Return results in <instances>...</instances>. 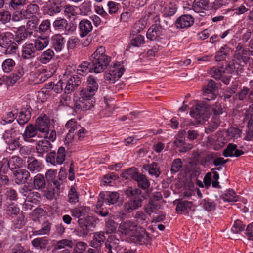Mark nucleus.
Segmentation results:
<instances>
[{"mask_svg":"<svg viewBox=\"0 0 253 253\" xmlns=\"http://www.w3.org/2000/svg\"><path fill=\"white\" fill-rule=\"evenodd\" d=\"M125 195L130 199L124 203L122 210L126 213H129L133 210L137 209L142 205V202L145 197L141 193V190L139 188L129 187L125 191Z\"/></svg>","mask_w":253,"mask_h":253,"instance_id":"nucleus-1","label":"nucleus"},{"mask_svg":"<svg viewBox=\"0 0 253 253\" xmlns=\"http://www.w3.org/2000/svg\"><path fill=\"white\" fill-rule=\"evenodd\" d=\"M104 47L100 46L91 55L92 70L95 73L103 72L111 61V57L106 54Z\"/></svg>","mask_w":253,"mask_h":253,"instance_id":"nucleus-2","label":"nucleus"},{"mask_svg":"<svg viewBox=\"0 0 253 253\" xmlns=\"http://www.w3.org/2000/svg\"><path fill=\"white\" fill-rule=\"evenodd\" d=\"M152 12H150L151 15L154 16V20L159 21V15L162 14L163 17H171L175 14L177 10L176 4L174 2L167 1L165 2L160 1L151 8Z\"/></svg>","mask_w":253,"mask_h":253,"instance_id":"nucleus-3","label":"nucleus"},{"mask_svg":"<svg viewBox=\"0 0 253 253\" xmlns=\"http://www.w3.org/2000/svg\"><path fill=\"white\" fill-rule=\"evenodd\" d=\"M155 22L148 29L146 37L150 41L162 44H166L169 39L168 31L160 23V21Z\"/></svg>","mask_w":253,"mask_h":253,"instance_id":"nucleus-4","label":"nucleus"},{"mask_svg":"<svg viewBox=\"0 0 253 253\" xmlns=\"http://www.w3.org/2000/svg\"><path fill=\"white\" fill-rule=\"evenodd\" d=\"M250 50L245 48L243 44L239 43L236 46V51L229 65L233 66L234 69H237L240 72L243 70L244 67L249 61Z\"/></svg>","mask_w":253,"mask_h":253,"instance_id":"nucleus-5","label":"nucleus"},{"mask_svg":"<svg viewBox=\"0 0 253 253\" xmlns=\"http://www.w3.org/2000/svg\"><path fill=\"white\" fill-rule=\"evenodd\" d=\"M233 66L229 65V62L226 64L225 67L220 66L219 67H214L210 70V74L213 78L216 80H220L222 76L225 74H232L234 72L238 74L241 73L237 69H234Z\"/></svg>","mask_w":253,"mask_h":253,"instance_id":"nucleus-6","label":"nucleus"},{"mask_svg":"<svg viewBox=\"0 0 253 253\" xmlns=\"http://www.w3.org/2000/svg\"><path fill=\"white\" fill-rule=\"evenodd\" d=\"M215 169L219 170L220 169L219 168H213L211 169L212 173L208 172L204 176L203 182L207 188H209L211 184L212 187L214 188H221V186L218 182L219 174L217 171H214Z\"/></svg>","mask_w":253,"mask_h":253,"instance_id":"nucleus-7","label":"nucleus"},{"mask_svg":"<svg viewBox=\"0 0 253 253\" xmlns=\"http://www.w3.org/2000/svg\"><path fill=\"white\" fill-rule=\"evenodd\" d=\"M124 72V67L115 65L110 68L107 71L105 72L104 78L109 83L113 84L121 78Z\"/></svg>","mask_w":253,"mask_h":253,"instance_id":"nucleus-8","label":"nucleus"},{"mask_svg":"<svg viewBox=\"0 0 253 253\" xmlns=\"http://www.w3.org/2000/svg\"><path fill=\"white\" fill-rule=\"evenodd\" d=\"M217 90L215 82L210 80L207 86L203 89V98L205 100H212L216 97Z\"/></svg>","mask_w":253,"mask_h":253,"instance_id":"nucleus-9","label":"nucleus"},{"mask_svg":"<svg viewBox=\"0 0 253 253\" xmlns=\"http://www.w3.org/2000/svg\"><path fill=\"white\" fill-rule=\"evenodd\" d=\"M15 182L17 185L27 183L31 180L29 172L25 169H17L13 171Z\"/></svg>","mask_w":253,"mask_h":253,"instance_id":"nucleus-10","label":"nucleus"},{"mask_svg":"<svg viewBox=\"0 0 253 253\" xmlns=\"http://www.w3.org/2000/svg\"><path fill=\"white\" fill-rule=\"evenodd\" d=\"M135 231L133 234H131V236L136 243L142 245L150 241L149 234L144 228L137 227Z\"/></svg>","mask_w":253,"mask_h":253,"instance_id":"nucleus-11","label":"nucleus"},{"mask_svg":"<svg viewBox=\"0 0 253 253\" xmlns=\"http://www.w3.org/2000/svg\"><path fill=\"white\" fill-rule=\"evenodd\" d=\"M46 161L52 165H61L63 163V147H60L57 152H51L46 155Z\"/></svg>","mask_w":253,"mask_h":253,"instance_id":"nucleus-12","label":"nucleus"},{"mask_svg":"<svg viewBox=\"0 0 253 253\" xmlns=\"http://www.w3.org/2000/svg\"><path fill=\"white\" fill-rule=\"evenodd\" d=\"M96 221V218L93 216H87L84 219H79V224L81 228H83L84 234H87L91 228L95 227Z\"/></svg>","mask_w":253,"mask_h":253,"instance_id":"nucleus-13","label":"nucleus"},{"mask_svg":"<svg viewBox=\"0 0 253 253\" xmlns=\"http://www.w3.org/2000/svg\"><path fill=\"white\" fill-rule=\"evenodd\" d=\"M209 0H194L189 9L197 13L205 14V11L209 9Z\"/></svg>","mask_w":253,"mask_h":253,"instance_id":"nucleus-14","label":"nucleus"},{"mask_svg":"<svg viewBox=\"0 0 253 253\" xmlns=\"http://www.w3.org/2000/svg\"><path fill=\"white\" fill-rule=\"evenodd\" d=\"M194 18L190 14L180 16L175 21V24L177 28L184 29L191 27L194 23Z\"/></svg>","mask_w":253,"mask_h":253,"instance_id":"nucleus-15","label":"nucleus"},{"mask_svg":"<svg viewBox=\"0 0 253 253\" xmlns=\"http://www.w3.org/2000/svg\"><path fill=\"white\" fill-rule=\"evenodd\" d=\"M66 128L69 129L68 133L64 138V144H69L73 140L74 132L78 128V123L74 119H71L65 124Z\"/></svg>","mask_w":253,"mask_h":253,"instance_id":"nucleus-16","label":"nucleus"},{"mask_svg":"<svg viewBox=\"0 0 253 253\" xmlns=\"http://www.w3.org/2000/svg\"><path fill=\"white\" fill-rule=\"evenodd\" d=\"M15 133V131L12 130L9 132H6L4 135L5 142L8 145L9 149L11 151L15 150L21 146L18 141L19 138L14 136Z\"/></svg>","mask_w":253,"mask_h":253,"instance_id":"nucleus-17","label":"nucleus"},{"mask_svg":"<svg viewBox=\"0 0 253 253\" xmlns=\"http://www.w3.org/2000/svg\"><path fill=\"white\" fill-rule=\"evenodd\" d=\"M9 172L8 167L6 164V160L0 161V181L3 186H8L11 183L7 173Z\"/></svg>","mask_w":253,"mask_h":253,"instance_id":"nucleus-18","label":"nucleus"},{"mask_svg":"<svg viewBox=\"0 0 253 253\" xmlns=\"http://www.w3.org/2000/svg\"><path fill=\"white\" fill-rule=\"evenodd\" d=\"M244 152L237 148V145L229 143L223 152V155L225 157H238L243 155Z\"/></svg>","mask_w":253,"mask_h":253,"instance_id":"nucleus-19","label":"nucleus"},{"mask_svg":"<svg viewBox=\"0 0 253 253\" xmlns=\"http://www.w3.org/2000/svg\"><path fill=\"white\" fill-rule=\"evenodd\" d=\"M137 226L136 224L131 220H126L120 223L119 227V230L125 235L133 234Z\"/></svg>","mask_w":253,"mask_h":253,"instance_id":"nucleus-20","label":"nucleus"},{"mask_svg":"<svg viewBox=\"0 0 253 253\" xmlns=\"http://www.w3.org/2000/svg\"><path fill=\"white\" fill-rule=\"evenodd\" d=\"M50 121L46 115L39 116L36 120L35 126L40 132H46L49 128Z\"/></svg>","mask_w":253,"mask_h":253,"instance_id":"nucleus-21","label":"nucleus"},{"mask_svg":"<svg viewBox=\"0 0 253 253\" xmlns=\"http://www.w3.org/2000/svg\"><path fill=\"white\" fill-rule=\"evenodd\" d=\"M81 81L78 75H73L68 80L66 85L64 88V93L69 94L73 92L75 88L80 84Z\"/></svg>","mask_w":253,"mask_h":253,"instance_id":"nucleus-22","label":"nucleus"},{"mask_svg":"<svg viewBox=\"0 0 253 253\" xmlns=\"http://www.w3.org/2000/svg\"><path fill=\"white\" fill-rule=\"evenodd\" d=\"M119 196L117 192L106 191L100 193V197L103 198L105 203L109 205L115 204L118 201Z\"/></svg>","mask_w":253,"mask_h":253,"instance_id":"nucleus-23","label":"nucleus"},{"mask_svg":"<svg viewBox=\"0 0 253 253\" xmlns=\"http://www.w3.org/2000/svg\"><path fill=\"white\" fill-rule=\"evenodd\" d=\"M27 168L32 172H38L42 168L41 162L32 156H29L27 160Z\"/></svg>","mask_w":253,"mask_h":253,"instance_id":"nucleus-24","label":"nucleus"},{"mask_svg":"<svg viewBox=\"0 0 253 253\" xmlns=\"http://www.w3.org/2000/svg\"><path fill=\"white\" fill-rule=\"evenodd\" d=\"M51 148L52 144L46 139L40 140L36 143V149L40 156H42L44 153H47Z\"/></svg>","mask_w":253,"mask_h":253,"instance_id":"nucleus-25","label":"nucleus"},{"mask_svg":"<svg viewBox=\"0 0 253 253\" xmlns=\"http://www.w3.org/2000/svg\"><path fill=\"white\" fill-rule=\"evenodd\" d=\"M79 28L80 36L83 38L86 36L92 31L93 26L91 21L89 20L84 19L80 22Z\"/></svg>","mask_w":253,"mask_h":253,"instance_id":"nucleus-26","label":"nucleus"},{"mask_svg":"<svg viewBox=\"0 0 253 253\" xmlns=\"http://www.w3.org/2000/svg\"><path fill=\"white\" fill-rule=\"evenodd\" d=\"M38 129L35 126L29 124L26 127L25 131L23 134V137L25 141L31 142L36 141L33 139L36 137Z\"/></svg>","mask_w":253,"mask_h":253,"instance_id":"nucleus-27","label":"nucleus"},{"mask_svg":"<svg viewBox=\"0 0 253 253\" xmlns=\"http://www.w3.org/2000/svg\"><path fill=\"white\" fill-rule=\"evenodd\" d=\"M31 107L28 105H26L25 107L21 109L17 120V122L19 125H23L28 122L31 116Z\"/></svg>","mask_w":253,"mask_h":253,"instance_id":"nucleus-28","label":"nucleus"},{"mask_svg":"<svg viewBox=\"0 0 253 253\" xmlns=\"http://www.w3.org/2000/svg\"><path fill=\"white\" fill-rule=\"evenodd\" d=\"M193 203L191 201L178 200L176 204V211L177 213H188L191 210Z\"/></svg>","mask_w":253,"mask_h":253,"instance_id":"nucleus-29","label":"nucleus"},{"mask_svg":"<svg viewBox=\"0 0 253 253\" xmlns=\"http://www.w3.org/2000/svg\"><path fill=\"white\" fill-rule=\"evenodd\" d=\"M207 112L206 107L202 104H196L190 111V116L196 119L202 117Z\"/></svg>","mask_w":253,"mask_h":253,"instance_id":"nucleus-30","label":"nucleus"},{"mask_svg":"<svg viewBox=\"0 0 253 253\" xmlns=\"http://www.w3.org/2000/svg\"><path fill=\"white\" fill-rule=\"evenodd\" d=\"M49 43V38L47 36H38L35 40L34 48L36 51L42 50Z\"/></svg>","mask_w":253,"mask_h":253,"instance_id":"nucleus-31","label":"nucleus"},{"mask_svg":"<svg viewBox=\"0 0 253 253\" xmlns=\"http://www.w3.org/2000/svg\"><path fill=\"white\" fill-rule=\"evenodd\" d=\"M231 49L229 46L223 45L215 53V59L217 61H223L231 54Z\"/></svg>","mask_w":253,"mask_h":253,"instance_id":"nucleus-32","label":"nucleus"},{"mask_svg":"<svg viewBox=\"0 0 253 253\" xmlns=\"http://www.w3.org/2000/svg\"><path fill=\"white\" fill-rule=\"evenodd\" d=\"M143 169L148 171L149 175L158 177L161 174L158 163L153 162L150 164H145L143 166Z\"/></svg>","mask_w":253,"mask_h":253,"instance_id":"nucleus-33","label":"nucleus"},{"mask_svg":"<svg viewBox=\"0 0 253 253\" xmlns=\"http://www.w3.org/2000/svg\"><path fill=\"white\" fill-rule=\"evenodd\" d=\"M221 198L225 202H235L238 201L239 196L234 190L229 189L224 192Z\"/></svg>","mask_w":253,"mask_h":253,"instance_id":"nucleus-34","label":"nucleus"},{"mask_svg":"<svg viewBox=\"0 0 253 253\" xmlns=\"http://www.w3.org/2000/svg\"><path fill=\"white\" fill-rule=\"evenodd\" d=\"M26 18L37 16L39 14V7L37 4L31 3L27 5L26 9L23 10Z\"/></svg>","mask_w":253,"mask_h":253,"instance_id":"nucleus-35","label":"nucleus"},{"mask_svg":"<svg viewBox=\"0 0 253 253\" xmlns=\"http://www.w3.org/2000/svg\"><path fill=\"white\" fill-rule=\"evenodd\" d=\"M28 34L24 26H20L17 29L15 38V43L20 44L27 39Z\"/></svg>","mask_w":253,"mask_h":253,"instance_id":"nucleus-36","label":"nucleus"},{"mask_svg":"<svg viewBox=\"0 0 253 253\" xmlns=\"http://www.w3.org/2000/svg\"><path fill=\"white\" fill-rule=\"evenodd\" d=\"M63 167H61L59 174L55 177L53 181V184L56 189V193L59 195L63 189Z\"/></svg>","mask_w":253,"mask_h":253,"instance_id":"nucleus-37","label":"nucleus"},{"mask_svg":"<svg viewBox=\"0 0 253 253\" xmlns=\"http://www.w3.org/2000/svg\"><path fill=\"white\" fill-rule=\"evenodd\" d=\"M105 239V237L103 232L95 233L90 242V246L94 248H98L104 243Z\"/></svg>","mask_w":253,"mask_h":253,"instance_id":"nucleus-38","label":"nucleus"},{"mask_svg":"<svg viewBox=\"0 0 253 253\" xmlns=\"http://www.w3.org/2000/svg\"><path fill=\"white\" fill-rule=\"evenodd\" d=\"M35 49L31 43L28 44L23 47L22 57L25 59H28L35 56Z\"/></svg>","mask_w":253,"mask_h":253,"instance_id":"nucleus-39","label":"nucleus"},{"mask_svg":"<svg viewBox=\"0 0 253 253\" xmlns=\"http://www.w3.org/2000/svg\"><path fill=\"white\" fill-rule=\"evenodd\" d=\"M135 181L137 182L138 186L144 190L148 189L150 186V183L146 176L139 172L136 177Z\"/></svg>","mask_w":253,"mask_h":253,"instance_id":"nucleus-40","label":"nucleus"},{"mask_svg":"<svg viewBox=\"0 0 253 253\" xmlns=\"http://www.w3.org/2000/svg\"><path fill=\"white\" fill-rule=\"evenodd\" d=\"M97 78L93 75H90L87 79L86 88L90 90L91 92L96 93L98 89V84L97 82Z\"/></svg>","mask_w":253,"mask_h":253,"instance_id":"nucleus-41","label":"nucleus"},{"mask_svg":"<svg viewBox=\"0 0 253 253\" xmlns=\"http://www.w3.org/2000/svg\"><path fill=\"white\" fill-rule=\"evenodd\" d=\"M76 20H70L64 18V35H70L74 33L77 28Z\"/></svg>","mask_w":253,"mask_h":253,"instance_id":"nucleus-42","label":"nucleus"},{"mask_svg":"<svg viewBox=\"0 0 253 253\" xmlns=\"http://www.w3.org/2000/svg\"><path fill=\"white\" fill-rule=\"evenodd\" d=\"M131 38L130 43L127 48H130L131 46L140 47L145 43L144 37L140 34L134 35L133 34Z\"/></svg>","mask_w":253,"mask_h":253,"instance_id":"nucleus-43","label":"nucleus"},{"mask_svg":"<svg viewBox=\"0 0 253 253\" xmlns=\"http://www.w3.org/2000/svg\"><path fill=\"white\" fill-rule=\"evenodd\" d=\"M139 172L135 167H131L126 169L121 174V176L126 180L133 179L135 180Z\"/></svg>","mask_w":253,"mask_h":253,"instance_id":"nucleus-44","label":"nucleus"},{"mask_svg":"<svg viewBox=\"0 0 253 253\" xmlns=\"http://www.w3.org/2000/svg\"><path fill=\"white\" fill-rule=\"evenodd\" d=\"M53 46L56 51H61L63 45V37L61 34H55L52 37Z\"/></svg>","mask_w":253,"mask_h":253,"instance_id":"nucleus-45","label":"nucleus"},{"mask_svg":"<svg viewBox=\"0 0 253 253\" xmlns=\"http://www.w3.org/2000/svg\"><path fill=\"white\" fill-rule=\"evenodd\" d=\"M33 184L36 189L43 190L45 187V181L44 176L38 174L33 178Z\"/></svg>","mask_w":253,"mask_h":253,"instance_id":"nucleus-46","label":"nucleus"},{"mask_svg":"<svg viewBox=\"0 0 253 253\" xmlns=\"http://www.w3.org/2000/svg\"><path fill=\"white\" fill-rule=\"evenodd\" d=\"M13 42L12 35L10 33L5 32L0 34V46L2 48H5Z\"/></svg>","mask_w":253,"mask_h":253,"instance_id":"nucleus-47","label":"nucleus"},{"mask_svg":"<svg viewBox=\"0 0 253 253\" xmlns=\"http://www.w3.org/2000/svg\"><path fill=\"white\" fill-rule=\"evenodd\" d=\"M90 63L87 61L83 62L80 64L77 70V73L80 76H85L89 72H94L92 66L89 67Z\"/></svg>","mask_w":253,"mask_h":253,"instance_id":"nucleus-48","label":"nucleus"},{"mask_svg":"<svg viewBox=\"0 0 253 253\" xmlns=\"http://www.w3.org/2000/svg\"><path fill=\"white\" fill-rule=\"evenodd\" d=\"M217 157V154L214 152H209L201 158L200 164L204 167H208L211 165L215 157Z\"/></svg>","mask_w":253,"mask_h":253,"instance_id":"nucleus-49","label":"nucleus"},{"mask_svg":"<svg viewBox=\"0 0 253 253\" xmlns=\"http://www.w3.org/2000/svg\"><path fill=\"white\" fill-rule=\"evenodd\" d=\"M6 164L8 167L9 169H16L18 168L21 167L22 164V160L18 156H13L11 159L7 161L6 160Z\"/></svg>","mask_w":253,"mask_h":253,"instance_id":"nucleus-50","label":"nucleus"},{"mask_svg":"<svg viewBox=\"0 0 253 253\" xmlns=\"http://www.w3.org/2000/svg\"><path fill=\"white\" fill-rule=\"evenodd\" d=\"M75 9H77V8L70 5L65 6L64 9V17H66V19L70 20L76 19L77 13Z\"/></svg>","mask_w":253,"mask_h":253,"instance_id":"nucleus-51","label":"nucleus"},{"mask_svg":"<svg viewBox=\"0 0 253 253\" xmlns=\"http://www.w3.org/2000/svg\"><path fill=\"white\" fill-rule=\"evenodd\" d=\"M16 65L15 61L11 58L4 60L2 63V69L5 73H9L12 71Z\"/></svg>","mask_w":253,"mask_h":253,"instance_id":"nucleus-52","label":"nucleus"},{"mask_svg":"<svg viewBox=\"0 0 253 253\" xmlns=\"http://www.w3.org/2000/svg\"><path fill=\"white\" fill-rule=\"evenodd\" d=\"M49 243V240L45 238H37L32 241V245L41 249H45Z\"/></svg>","mask_w":253,"mask_h":253,"instance_id":"nucleus-53","label":"nucleus"},{"mask_svg":"<svg viewBox=\"0 0 253 253\" xmlns=\"http://www.w3.org/2000/svg\"><path fill=\"white\" fill-rule=\"evenodd\" d=\"M246 225L240 220H236L231 229L234 234H240L245 230Z\"/></svg>","mask_w":253,"mask_h":253,"instance_id":"nucleus-54","label":"nucleus"},{"mask_svg":"<svg viewBox=\"0 0 253 253\" xmlns=\"http://www.w3.org/2000/svg\"><path fill=\"white\" fill-rule=\"evenodd\" d=\"M40 198V194L35 191H31L29 194L23 198L24 201L27 202H32V204L37 205L39 203V198Z\"/></svg>","mask_w":253,"mask_h":253,"instance_id":"nucleus-55","label":"nucleus"},{"mask_svg":"<svg viewBox=\"0 0 253 253\" xmlns=\"http://www.w3.org/2000/svg\"><path fill=\"white\" fill-rule=\"evenodd\" d=\"M50 229L51 224L47 221H45L42 223V228L39 230L34 231L33 234L35 235H44L48 234Z\"/></svg>","mask_w":253,"mask_h":253,"instance_id":"nucleus-56","label":"nucleus"},{"mask_svg":"<svg viewBox=\"0 0 253 253\" xmlns=\"http://www.w3.org/2000/svg\"><path fill=\"white\" fill-rule=\"evenodd\" d=\"M160 207V204L155 202L153 200H150L144 208L145 211L149 215H150L155 210H157Z\"/></svg>","mask_w":253,"mask_h":253,"instance_id":"nucleus-57","label":"nucleus"},{"mask_svg":"<svg viewBox=\"0 0 253 253\" xmlns=\"http://www.w3.org/2000/svg\"><path fill=\"white\" fill-rule=\"evenodd\" d=\"M204 209L207 211H213L216 208V203L210 199H204L202 202Z\"/></svg>","mask_w":253,"mask_h":253,"instance_id":"nucleus-58","label":"nucleus"},{"mask_svg":"<svg viewBox=\"0 0 253 253\" xmlns=\"http://www.w3.org/2000/svg\"><path fill=\"white\" fill-rule=\"evenodd\" d=\"M53 55V50L48 49L42 53L40 58V61L43 64H46L52 58Z\"/></svg>","mask_w":253,"mask_h":253,"instance_id":"nucleus-59","label":"nucleus"},{"mask_svg":"<svg viewBox=\"0 0 253 253\" xmlns=\"http://www.w3.org/2000/svg\"><path fill=\"white\" fill-rule=\"evenodd\" d=\"M69 202L70 203L75 204L79 201V194L77 193L76 189L72 186L68 193Z\"/></svg>","mask_w":253,"mask_h":253,"instance_id":"nucleus-60","label":"nucleus"},{"mask_svg":"<svg viewBox=\"0 0 253 253\" xmlns=\"http://www.w3.org/2000/svg\"><path fill=\"white\" fill-rule=\"evenodd\" d=\"M117 227L118 224L111 218H109L106 222V232L108 234L115 232Z\"/></svg>","mask_w":253,"mask_h":253,"instance_id":"nucleus-61","label":"nucleus"},{"mask_svg":"<svg viewBox=\"0 0 253 253\" xmlns=\"http://www.w3.org/2000/svg\"><path fill=\"white\" fill-rule=\"evenodd\" d=\"M27 1V0H11L9 6L13 10H19L26 4Z\"/></svg>","mask_w":253,"mask_h":253,"instance_id":"nucleus-62","label":"nucleus"},{"mask_svg":"<svg viewBox=\"0 0 253 253\" xmlns=\"http://www.w3.org/2000/svg\"><path fill=\"white\" fill-rule=\"evenodd\" d=\"M20 211L19 208L14 203L8 205L6 208V213L9 216L13 217L17 215Z\"/></svg>","mask_w":253,"mask_h":253,"instance_id":"nucleus-63","label":"nucleus"},{"mask_svg":"<svg viewBox=\"0 0 253 253\" xmlns=\"http://www.w3.org/2000/svg\"><path fill=\"white\" fill-rule=\"evenodd\" d=\"M92 4L90 1H84L80 6L81 13L83 15H87L91 11Z\"/></svg>","mask_w":253,"mask_h":253,"instance_id":"nucleus-64","label":"nucleus"}]
</instances>
